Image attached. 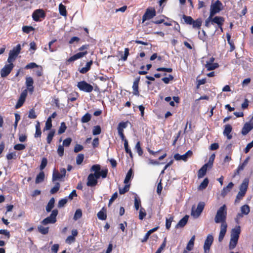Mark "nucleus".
<instances>
[{
    "label": "nucleus",
    "instance_id": "obj_1",
    "mask_svg": "<svg viewBox=\"0 0 253 253\" xmlns=\"http://www.w3.org/2000/svg\"><path fill=\"white\" fill-rule=\"evenodd\" d=\"M90 171L91 173L87 176L86 185L89 187H94L97 184L98 179H104L107 177L108 169L107 168L101 169L100 165L95 164L90 168Z\"/></svg>",
    "mask_w": 253,
    "mask_h": 253
},
{
    "label": "nucleus",
    "instance_id": "obj_2",
    "mask_svg": "<svg viewBox=\"0 0 253 253\" xmlns=\"http://www.w3.org/2000/svg\"><path fill=\"white\" fill-rule=\"evenodd\" d=\"M227 216V208L225 205H223L217 210L214 217L216 223L227 224L226 222Z\"/></svg>",
    "mask_w": 253,
    "mask_h": 253
},
{
    "label": "nucleus",
    "instance_id": "obj_3",
    "mask_svg": "<svg viewBox=\"0 0 253 253\" xmlns=\"http://www.w3.org/2000/svg\"><path fill=\"white\" fill-rule=\"evenodd\" d=\"M89 44H84V45H83L82 46H81L79 48V50L83 51L79 52L74 54L72 56L70 57L69 58H68L66 60V64H67L68 63H71V62H73L75 61H76L79 59H80V58L83 57L85 55H86L88 53L87 49L89 48Z\"/></svg>",
    "mask_w": 253,
    "mask_h": 253
},
{
    "label": "nucleus",
    "instance_id": "obj_4",
    "mask_svg": "<svg viewBox=\"0 0 253 253\" xmlns=\"http://www.w3.org/2000/svg\"><path fill=\"white\" fill-rule=\"evenodd\" d=\"M223 8L222 2L219 0H216L211 5L210 15L214 16L219 13Z\"/></svg>",
    "mask_w": 253,
    "mask_h": 253
},
{
    "label": "nucleus",
    "instance_id": "obj_5",
    "mask_svg": "<svg viewBox=\"0 0 253 253\" xmlns=\"http://www.w3.org/2000/svg\"><path fill=\"white\" fill-rule=\"evenodd\" d=\"M58 213V211L57 209H54L52 211L50 215L44 218L42 221V223L43 225H46L48 224H53L55 223L56 220V216Z\"/></svg>",
    "mask_w": 253,
    "mask_h": 253
},
{
    "label": "nucleus",
    "instance_id": "obj_6",
    "mask_svg": "<svg viewBox=\"0 0 253 253\" xmlns=\"http://www.w3.org/2000/svg\"><path fill=\"white\" fill-rule=\"evenodd\" d=\"M77 86L80 90L85 92H91L93 89V86L85 81L78 82Z\"/></svg>",
    "mask_w": 253,
    "mask_h": 253
},
{
    "label": "nucleus",
    "instance_id": "obj_7",
    "mask_svg": "<svg viewBox=\"0 0 253 253\" xmlns=\"http://www.w3.org/2000/svg\"><path fill=\"white\" fill-rule=\"evenodd\" d=\"M205 206V204L204 202H200L198 203L196 209H195V207L193 206L191 210L192 216H193L194 218H198L201 215Z\"/></svg>",
    "mask_w": 253,
    "mask_h": 253
},
{
    "label": "nucleus",
    "instance_id": "obj_8",
    "mask_svg": "<svg viewBox=\"0 0 253 253\" xmlns=\"http://www.w3.org/2000/svg\"><path fill=\"white\" fill-rule=\"evenodd\" d=\"M46 13L42 9H36L32 14L33 19L36 22L40 21V18L44 19Z\"/></svg>",
    "mask_w": 253,
    "mask_h": 253
},
{
    "label": "nucleus",
    "instance_id": "obj_9",
    "mask_svg": "<svg viewBox=\"0 0 253 253\" xmlns=\"http://www.w3.org/2000/svg\"><path fill=\"white\" fill-rule=\"evenodd\" d=\"M13 64H6L0 70V76L2 78L7 77L14 68Z\"/></svg>",
    "mask_w": 253,
    "mask_h": 253
},
{
    "label": "nucleus",
    "instance_id": "obj_10",
    "mask_svg": "<svg viewBox=\"0 0 253 253\" xmlns=\"http://www.w3.org/2000/svg\"><path fill=\"white\" fill-rule=\"evenodd\" d=\"M156 10L154 8H147L142 16V22L150 19L156 16Z\"/></svg>",
    "mask_w": 253,
    "mask_h": 253
},
{
    "label": "nucleus",
    "instance_id": "obj_11",
    "mask_svg": "<svg viewBox=\"0 0 253 253\" xmlns=\"http://www.w3.org/2000/svg\"><path fill=\"white\" fill-rule=\"evenodd\" d=\"M213 241L212 235L209 234L208 235L204 245V253H209L211 245Z\"/></svg>",
    "mask_w": 253,
    "mask_h": 253
},
{
    "label": "nucleus",
    "instance_id": "obj_12",
    "mask_svg": "<svg viewBox=\"0 0 253 253\" xmlns=\"http://www.w3.org/2000/svg\"><path fill=\"white\" fill-rule=\"evenodd\" d=\"M27 96V90H24L21 93L20 97L18 100L15 106L16 109H18L21 107L24 104L26 98Z\"/></svg>",
    "mask_w": 253,
    "mask_h": 253
},
{
    "label": "nucleus",
    "instance_id": "obj_13",
    "mask_svg": "<svg viewBox=\"0 0 253 253\" xmlns=\"http://www.w3.org/2000/svg\"><path fill=\"white\" fill-rule=\"evenodd\" d=\"M193 152L191 150H188L186 153L183 155H180L179 154H176L174 156V158L176 160H182L184 161H187L188 157H190L192 156Z\"/></svg>",
    "mask_w": 253,
    "mask_h": 253
},
{
    "label": "nucleus",
    "instance_id": "obj_14",
    "mask_svg": "<svg viewBox=\"0 0 253 253\" xmlns=\"http://www.w3.org/2000/svg\"><path fill=\"white\" fill-rule=\"evenodd\" d=\"M140 80V77L139 76L135 79L133 85H132V89H133V94L136 96L139 95V83Z\"/></svg>",
    "mask_w": 253,
    "mask_h": 253
},
{
    "label": "nucleus",
    "instance_id": "obj_15",
    "mask_svg": "<svg viewBox=\"0 0 253 253\" xmlns=\"http://www.w3.org/2000/svg\"><path fill=\"white\" fill-rule=\"evenodd\" d=\"M225 22V19L222 16H216L211 18V25L216 24L217 26H223Z\"/></svg>",
    "mask_w": 253,
    "mask_h": 253
},
{
    "label": "nucleus",
    "instance_id": "obj_16",
    "mask_svg": "<svg viewBox=\"0 0 253 253\" xmlns=\"http://www.w3.org/2000/svg\"><path fill=\"white\" fill-rule=\"evenodd\" d=\"M253 128V122L251 123H246L243 126L241 133L243 135L247 134Z\"/></svg>",
    "mask_w": 253,
    "mask_h": 253
},
{
    "label": "nucleus",
    "instance_id": "obj_17",
    "mask_svg": "<svg viewBox=\"0 0 253 253\" xmlns=\"http://www.w3.org/2000/svg\"><path fill=\"white\" fill-rule=\"evenodd\" d=\"M25 84L29 92L32 93L34 89V87L33 86L34 81L33 78L31 77H26Z\"/></svg>",
    "mask_w": 253,
    "mask_h": 253
},
{
    "label": "nucleus",
    "instance_id": "obj_18",
    "mask_svg": "<svg viewBox=\"0 0 253 253\" xmlns=\"http://www.w3.org/2000/svg\"><path fill=\"white\" fill-rule=\"evenodd\" d=\"M227 228V224H221L220 225V231L218 236V241L221 242L226 233Z\"/></svg>",
    "mask_w": 253,
    "mask_h": 253
},
{
    "label": "nucleus",
    "instance_id": "obj_19",
    "mask_svg": "<svg viewBox=\"0 0 253 253\" xmlns=\"http://www.w3.org/2000/svg\"><path fill=\"white\" fill-rule=\"evenodd\" d=\"M21 50V45L20 44H18L15 47H14L12 50H10L9 55L13 58H16L18 55L20 53Z\"/></svg>",
    "mask_w": 253,
    "mask_h": 253
},
{
    "label": "nucleus",
    "instance_id": "obj_20",
    "mask_svg": "<svg viewBox=\"0 0 253 253\" xmlns=\"http://www.w3.org/2000/svg\"><path fill=\"white\" fill-rule=\"evenodd\" d=\"M241 233V227L240 226H236L232 229L231 232V237L239 239Z\"/></svg>",
    "mask_w": 253,
    "mask_h": 253
},
{
    "label": "nucleus",
    "instance_id": "obj_21",
    "mask_svg": "<svg viewBox=\"0 0 253 253\" xmlns=\"http://www.w3.org/2000/svg\"><path fill=\"white\" fill-rule=\"evenodd\" d=\"M232 130V126L229 124H227L224 126V129L223 130V134L226 136L228 139H231L232 137V135L230 134Z\"/></svg>",
    "mask_w": 253,
    "mask_h": 253
},
{
    "label": "nucleus",
    "instance_id": "obj_22",
    "mask_svg": "<svg viewBox=\"0 0 253 253\" xmlns=\"http://www.w3.org/2000/svg\"><path fill=\"white\" fill-rule=\"evenodd\" d=\"M249 178H245L243 180V182L242 183V184L240 185V186L239 187V189H240L239 191H241V192L246 193V192L247 191L248 188V186H249Z\"/></svg>",
    "mask_w": 253,
    "mask_h": 253
},
{
    "label": "nucleus",
    "instance_id": "obj_23",
    "mask_svg": "<svg viewBox=\"0 0 253 253\" xmlns=\"http://www.w3.org/2000/svg\"><path fill=\"white\" fill-rule=\"evenodd\" d=\"M209 164H205L198 171V177L199 178L203 177L206 173Z\"/></svg>",
    "mask_w": 253,
    "mask_h": 253
},
{
    "label": "nucleus",
    "instance_id": "obj_24",
    "mask_svg": "<svg viewBox=\"0 0 253 253\" xmlns=\"http://www.w3.org/2000/svg\"><path fill=\"white\" fill-rule=\"evenodd\" d=\"M234 186V184L232 182H230L225 187H224L221 191V194L222 196L226 195L229 193Z\"/></svg>",
    "mask_w": 253,
    "mask_h": 253
},
{
    "label": "nucleus",
    "instance_id": "obj_25",
    "mask_svg": "<svg viewBox=\"0 0 253 253\" xmlns=\"http://www.w3.org/2000/svg\"><path fill=\"white\" fill-rule=\"evenodd\" d=\"M92 63L93 61L92 60L87 62L84 67H83L79 69V72L82 74L86 73L90 69L91 66L92 65Z\"/></svg>",
    "mask_w": 253,
    "mask_h": 253
},
{
    "label": "nucleus",
    "instance_id": "obj_26",
    "mask_svg": "<svg viewBox=\"0 0 253 253\" xmlns=\"http://www.w3.org/2000/svg\"><path fill=\"white\" fill-rule=\"evenodd\" d=\"M188 219V216L185 215L181 219L176 225V228L183 227L187 223Z\"/></svg>",
    "mask_w": 253,
    "mask_h": 253
},
{
    "label": "nucleus",
    "instance_id": "obj_27",
    "mask_svg": "<svg viewBox=\"0 0 253 253\" xmlns=\"http://www.w3.org/2000/svg\"><path fill=\"white\" fill-rule=\"evenodd\" d=\"M55 200L54 198H51L47 206H46V211L47 212H49L51 211V210L54 207Z\"/></svg>",
    "mask_w": 253,
    "mask_h": 253
},
{
    "label": "nucleus",
    "instance_id": "obj_28",
    "mask_svg": "<svg viewBox=\"0 0 253 253\" xmlns=\"http://www.w3.org/2000/svg\"><path fill=\"white\" fill-rule=\"evenodd\" d=\"M226 37L227 42L230 46L229 51L232 52L235 49L234 42L231 40V35L229 33H226Z\"/></svg>",
    "mask_w": 253,
    "mask_h": 253
},
{
    "label": "nucleus",
    "instance_id": "obj_29",
    "mask_svg": "<svg viewBox=\"0 0 253 253\" xmlns=\"http://www.w3.org/2000/svg\"><path fill=\"white\" fill-rule=\"evenodd\" d=\"M133 177V170L131 168L129 169V170L127 171L126 175V176L125 179L124 180V183L125 184H127L131 178Z\"/></svg>",
    "mask_w": 253,
    "mask_h": 253
},
{
    "label": "nucleus",
    "instance_id": "obj_30",
    "mask_svg": "<svg viewBox=\"0 0 253 253\" xmlns=\"http://www.w3.org/2000/svg\"><path fill=\"white\" fill-rule=\"evenodd\" d=\"M44 173L43 171L41 170L40 173L37 175L35 182L37 184L42 182L44 179Z\"/></svg>",
    "mask_w": 253,
    "mask_h": 253
},
{
    "label": "nucleus",
    "instance_id": "obj_31",
    "mask_svg": "<svg viewBox=\"0 0 253 253\" xmlns=\"http://www.w3.org/2000/svg\"><path fill=\"white\" fill-rule=\"evenodd\" d=\"M195 237L193 236L191 237L189 241L188 242L187 246H186V250L188 251H191L193 250L194 245Z\"/></svg>",
    "mask_w": 253,
    "mask_h": 253
},
{
    "label": "nucleus",
    "instance_id": "obj_32",
    "mask_svg": "<svg viewBox=\"0 0 253 253\" xmlns=\"http://www.w3.org/2000/svg\"><path fill=\"white\" fill-rule=\"evenodd\" d=\"M209 181L208 178H205L200 185L198 186V189L202 190L207 188L208 185Z\"/></svg>",
    "mask_w": 253,
    "mask_h": 253
},
{
    "label": "nucleus",
    "instance_id": "obj_33",
    "mask_svg": "<svg viewBox=\"0 0 253 253\" xmlns=\"http://www.w3.org/2000/svg\"><path fill=\"white\" fill-rule=\"evenodd\" d=\"M55 133V130L54 129H51L49 132L48 133L46 138V141L48 144H50L51 143L53 137L54 136Z\"/></svg>",
    "mask_w": 253,
    "mask_h": 253
},
{
    "label": "nucleus",
    "instance_id": "obj_34",
    "mask_svg": "<svg viewBox=\"0 0 253 253\" xmlns=\"http://www.w3.org/2000/svg\"><path fill=\"white\" fill-rule=\"evenodd\" d=\"M169 217L166 218V227L167 229L169 230L171 227V222L173 220V216L172 215L169 214Z\"/></svg>",
    "mask_w": 253,
    "mask_h": 253
},
{
    "label": "nucleus",
    "instance_id": "obj_35",
    "mask_svg": "<svg viewBox=\"0 0 253 253\" xmlns=\"http://www.w3.org/2000/svg\"><path fill=\"white\" fill-rule=\"evenodd\" d=\"M202 21L201 18H198L196 20H193V23L191 25L194 28L200 29L202 25Z\"/></svg>",
    "mask_w": 253,
    "mask_h": 253
},
{
    "label": "nucleus",
    "instance_id": "obj_36",
    "mask_svg": "<svg viewBox=\"0 0 253 253\" xmlns=\"http://www.w3.org/2000/svg\"><path fill=\"white\" fill-rule=\"evenodd\" d=\"M238 239L231 237V239L230 240V243H229V245L230 250H233V249H234L236 247V246L238 243Z\"/></svg>",
    "mask_w": 253,
    "mask_h": 253
},
{
    "label": "nucleus",
    "instance_id": "obj_37",
    "mask_svg": "<svg viewBox=\"0 0 253 253\" xmlns=\"http://www.w3.org/2000/svg\"><path fill=\"white\" fill-rule=\"evenodd\" d=\"M59 13L61 15L63 16H66L67 15V10L66 8V6L64 5L62 3H60L59 5Z\"/></svg>",
    "mask_w": 253,
    "mask_h": 253
},
{
    "label": "nucleus",
    "instance_id": "obj_38",
    "mask_svg": "<svg viewBox=\"0 0 253 253\" xmlns=\"http://www.w3.org/2000/svg\"><path fill=\"white\" fill-rule=\"evenodd\" d=\"M42 135V131L39 122H38L36 125V132L35 133V137H40Z\"/></svg>",
    "mask_w": 253,
    "mask_h": 253
},
{
    "label": "nucleus",
    "instance_id": "obj_39",
    "mask_svg": "<svg viewBox=\"0 0 253 253\" xmlns=\"http://www.w3.org/2000/svg\"><path fill=\"white\" fill-rule=\"evenodd\" d=\"M205 66L208 71H210L218 68L219 65L217 63H210L207 62Z\"/></svg>",
    "mask_w": 253,
    "mask_h": 253
},
{
    "label": "nucleus",
    "instance_id": "obj_40",
    "mask_svg": "<svg viewBox=\"0 0 253 253\" xmlns=\"http://www.w3.org/2000/svg\"><path fill=\"white\" fill-rule=\"evenodd\" d=\"M63 178L61 174L58 172V171L54 170L52 174V181H55L59 180Z\"/></svg>",
    "mask_w": 253,
    "mask_h": 253
},
{
    "label": "nucleus",
    "instance_id": "obj_41",
    "mask_svg": "<svg viewBox=\"0 0 253 253\" xmlns=\"http://www.w3.org/2000/svg\"><path fill=\"white\" fill-rule=\"evenodd\" d=\"M91 118V115L86 113L85 115H84L81 118V122L83 123H86L90 121Z\"/></svg>",
    "mask_w": 253,
    "mask_h": 253
},
{
    "label": "nucleus",
    "instance_id": "obj_42",
    "mask_svg": "<svg viewBox=\"0 0 253 253\" xmlns=\"http://www.w3.org/2000/svg\"><path fill=\"white\" fill-rule=\"evenodd\" d=\"M52 126V120L50 119V118H48L46 121L45 126L43 128V131L51 129Z\"/></svg>",
    "mask_w": 253,
    "mask_h": 253
},
{
    "label": "nucleus",
    "instance_id": "obj_43",
    "mask_svg": "<svg viewBox=\"0 0 253 253\" xmlns=\"http://www.w3.org/2000/svg\"><path fill=\"white\" fill-rule=\"evenodd\" d=\"M35 30V28L31 26H24L22 27V31L26 34H29Z\"/></svg>",
    "mask_w": 253,
    "mask_h": 253
},
{
    "label": "nucleus",
    "instance_id": "obj_44",
    "mask_svg": "<svg viewBox=\"0 0 253 253\" xmlns=\"http://www.w3.org/2000/svg\"><path fill=\"white\" fill-rule=\"evenodd\" d=\"M38 229L39 232L43 235H46L48 233L49 228L44 227L42 225H40L38 227Z\"/></svg>",
    "mask_w": 253,
    "mask_h": 253
},
{
    "label": "nucleus",
    "instance_id": "obj_45",
    "mask_svg": "<svg viewBox=\"0 0 253 253\" xmlns=\"http://www.w3.org/2000/svg\"><path fill=\"white\" fill-rule=\"evenodd\" d=\"M182 18L187 24L191 25L193 23V19L190 16L183 15Z\"/></svg>",
    "mask_w": 253,
    "mask_h": 253
},
{
    "label": "nucleus",
    "instance_id": "obj_46",
    "mask_svg": "<svg viewBox=\"0 0 253 253\" xmlns=\"http://www.w3.org/2000/svg\"><path fill=\"white\" fill-rule=\"evenodd\" d=\"M245 167V166L242 165V164H240L238 167L237 169L235 170L233 177H234L236 175H239L240 174V171L244 170Z\"/></svg>",
    "mask_w": 253,
    "mask_h": 253
},
{
    "label": "nucleus",
    "instance_id": "obj_47",
    "mask_svg": "<svg viewBox=\"0 0 253 253\" xmlns=\"http://www.w3.org/2000/svg\"><path fill=\"white\" fill-rule=\"evenodd\" d=\"M245 167V166L242 165V164H240L238 167L237 169L235 170L233 177H234L236 175H239L240 174V171L244 170Z\"/></svg>",
    "mask_w": 253,
    "mask_h": 253
},
{
    "label": "nucleus",
    "instance_id": "obj_48",
    "mask_svg": "<svg viewBox=\"0 0 253 253\" xmlns=\"http://www.w3.org/2000/svg\"><path fill=\"white\" fill-rule=\"evenodd\" d=\"M245 167V166L242 165V164H240L238 167L237 169L235 170L233 177H234L236 175H239L240 174V171L244 170Z\"/></svg>",
    "mask_w": 253,
    "mask_h": 253
},
{
    "label": "nucleus",
    "instance_id": "obj_49",
    "mask_svg": "<svg viewBox=\"0 0 253 253\" xmlns=\"http://www.w3.org/2000/svg\"><path fill=\"white\" fill-rule=\"evenodd\" d=\"M241 210L243 214L247 215L250 211V207L247 205H245L241 207Z\"/></svg>",
    "mask_w": 253,
    "mask_h": 253
},
{
    "label": "nucleus",
    "instance_id": "obj_50",
    "mask_svg": "<svg viewBox=\"0 0 253 253\" xmlns=\"http://www.w3.org/2000/svg\"><path fill=\"white\" fill-rule=\"evenodd\" d=\"M130 184H126L124 188H119V193L120 194H124L129 191Z\"/></svg>",
    "mask_w": 253,
    "mask_h": 253
},
{
    "label": "nucleus",
    "instance_id": "obj_51",
    "mask_svg": "<svg viewBox=\"0 0 253 253\" xmlns=\"http://www.w3.org/2000/svg\"><path fill=\"white\" fill-rule=\"evenodd\" d=\"M82 216V211L81 209H77L75 213L74 216V219L75 220H77L78 219L81 218Z\"/></svg>",
    "mask_w": 253,
    "mask_h": 253
},
{
    "label": "nucleus",
    "instance_id": "obj_52",
    "mask_svg": "<svg viewBox=\"0 0 253 253\" xmlns=\"http://www.w3.org/2000/svg\"><path fill=\"white\" fill-rule=\"evenodd\" d=\"M66 128L67 126H66V124L64 122H62L60 127L58 130V134H61L63 133L65 131Z\"/></svg>",
    "mask_w": 253,
    "mask_h": 253
},
{
    "label": "nucleus",
    "instance_id": "obj_53",
    "mask_svg": "<svg viewBox=\"0 0 253 253\" xmlns=\"http://www.w3.org/2000/svg\"><path fill=\"white\" fill-rule=\"evenodd\" d=\"M60 187V184L59 182L56 183L54 186L52 188L50 191V192L51 194H55L58 192Z\"/></svg>",
    "mask_w": 253,
    "mask_h": 253
},
{
    "label": "nucleus",
    "instance_id": "obj_54",
    "mask_svg": "<svg viewBox=\"0 0 253 253\" xmlns=\"http://www.w3.org/2000/svg\"><path fill=\"white\" fill-rule=\"evenodd\" d=\"M124 147L125 149L126 152L129 154V155L131 158H133L132 153L130 149L128 147V141L125 142V143H124Z\"/></svg>",
    "mask_w": 253,
    "mask_h": 253
},
{
    "label": "nucleus",
    "instance_id": "obj_55",
    "mask_svg": "<svg viewBox=\"0 0 253 253\" xmlns=\"http://www.w3.org/2000/svg\"><path fill=\"white\" fill-rule=\"evenodd\" d=\"M101 132V128L100 126H95L93 127L92 130V133L94 135L100 134Z\"/></svg>",
    "mask_w": 253,
    "mask_h": 253
},
{
    "label": "nucleus",
    "instance_id": "obj_56",
    "mask_svg": "<svg viewBox=\"0 0 253 253\" xmlns=\"http://www.w3.org/2000/svg\"><path fill=\"white\" fill-rule=\"evenodd\" d=\"M146 215L145 210L143 208H140L139 212V219L142 220Z\"/></svg>",
    "mask_w": 253,
    "mask_h": 253
},
{
    "label": "nucleus",
    "instance_id": "obj_57",
    "mask_svg": "<svg viewBox=\"0 0 253 253\" xmlns=\"http://www.w3.org/2000/svg\"><path fill=\"white\" fill-rule=\"evenodd\" d=\"M245 194L246 193L239 191L236 196L235 201V203L239 202L241 199H243V198L245 196Z\"/></svg>",
    "mask_w": 253,
    "mask_h": 253
},
{
    "label": "nucleus",
    "instance_id": "obj_58",
    "mask_svg": "<svg viewBox=\"0 0 253 253\" xmlns=\"http://www.w3.org/2000/svg\"><path fill=\"white\" fill-rule=\"evenodd\" d=\"M97 215L98 218L102 220H105L107 218L106 214L102 211H99Z\"/></svg>",
    "mask_w": 253,
    "mask_h": 253
},
{
    "label": "nucleus",
    "instance_id": "obj_59",
    "mask_svg": "<svg viewBox=\"0 0 253 253\" xmlns=\"http://www.w3.org/2000/svg\"><path fill=\"white\" fill-rule=\"evenodd\" d=\"M135 148L136 149L137 152L139 156H141L143 154V150L141 147L140 142L138 141L137 142L135 145Z\"/></svg>",
    "mask_w": 253,
    "mask_h": 253
},
{
    "label": "nucleus",
    "instance_id": "obj_60",
    "mask_svg": "<svg viewBox=\"0 0 253 253\" xmlns=\"http://www.w3.org/2000/svg\"><path fill=\"white\" fill-rule=\"evenodd\" d=\"M84 159V155L83 154H79L76 158V163L78 165L81 164Z\"/></svg>",
    "mask_w": 253,
    "mask_h": 253
},
{
    "label": "nucleus",
    "instance_id": "obj_61",
    "mask_svg": "<svg viewBox=\"0 0 253 253\" xmlns=\"http://www.w3.org/2000/svg\"><path fill=\"white\" fill-rule=\"evenodd\" d=\"M47 164V160L46 158H42L41 162L40 168L41 170H42L45 168Z\"/></svg>",
    "mask_w": 253,
    "mask_h": 253
},
{
    "label": "nucleus",
    "instance_id": "obj_62",
    "mask_svg": "<svg viewBox=\"0 0 253 253\" xmlns=\"http://www.w3.org/2000/svg\"><path fill=\"white\" fill-rule=\"evenodd\" d=\"M166 238H165L163 242L161 245L160 247L158 249L155 253H161V252L164 250V249L166 247Z\"/></svg>",
    "mask_w": 253,
    "mask_h": 253
},
{
    "label": "nucleus",
    "instance_id": "obj_63",
    "mask_svg": "<svg viewBox=\"0 0 253 253\" xmlns=\"http://www.w3.org/2000/svg\"><path fill=\"white\" fill-rule=\"evenodd\" d=\"M68 199L67 198H65L64 199H62L58 202V207L60 208L65 206V205L67 203Z\"/></svg>",
    "mask_w": 253,
    "mask_h": 253
},
{
    "label": "nucleus",
    "instance_id": "obj_64",
    "mask_svg": "<svg viewBox=\"0 0 253 253\" xmlns=\"http://www.w3.org/2000/svg\"><path fill=\"white\" fill-rule=\"evenodd\" d=\"M140 205V200L138 199L137 196H135L134 199V208L136 210H138L139 209Z\"/></svg>",
    "mask_w": 253,
    "mask_h": 253
}]
</instances>
